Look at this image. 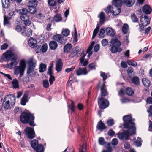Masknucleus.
Masks as SVG:
<instances>
[{"instance_id": "55", "label": "nucleus", "mask_w": 152, "mask_h": 152, "mask_svg": "<svg viewBox=\"0 0 152 152\" xmlns=\"http://www.w3.org/2000/svg\"><path fill=\"white\" fill-rule=\"evenodd\" d=\"M36 17L39 19H43L45 18V16L43 14L39 13L36 15Z\"/></svg>"}, {"instance_id": "32", "label": "nucleus", "mask_w": 152, "mask_h": 152, "mask_svg": "<svg viewBox=\"0 0 152 152\" xmlns=\"http://www.w3.org/2000/svg\"><path fill=\"white\" fill-rule=\"evenodd\" d=\"M95 44V42L94 41H93L91 44L88 47V48L87 50V53H88L89 54L88 55V57L89 56H91L92 54V52L91 51V50L93 48V46Z\"/></svg>"}, {"instance_id": "2", "label": "nucleus", "mask_w": 152, "mask_h": 152, "mask_svg": "<svg viewBox=\"0 0 152 152\" xmlns=\"http://www.w3.org/2000/svg\"><path fill=\"white\" fill-rule=\"evenodd\" d=\"M34 118V115L30 112H23L20 116V121L22 123L28 124L30 126L33 127L36 126Z\"/></svg>"}, {"instance_id": "25", "label": "nucleus", "mask_w": 152, "mask_h": 152, "mask_svg": "<svg viewBox=\"0 0 152 152\" xmlns=\"http://www.w3.org/2000/svg\"><path fill=\"white\" fill-rule=\"evenodd\" d=\"M28 44L29 46L32 48H34L35 47H37V41L34 38L31 37L29 38L28 41Z\"/></svg>"}, {"instance_id": "9", "label": "nucleus", "mask_w": 152, "mask_h": 152, "mask_svg": "<svg viewBox=\"0 0 152 152\" xmlns=\"http://www.w3.org/2000/svg\"><path fill=\"white\" fill-rule=\"evenodd\" d=\"M14 74L17 75L20 74V76L21 77L23 75L26 67V63L24 60H21L19 63V66H14Z\"/></svg>"}, {"instance_id": "13", "label": "nucleus", "mask_w": 152, "mask_h": 152, "mask_svg": "<svg viewBox=\"0 0 152 152\" xmlns=\"http://www.w3.org/2000/svg\"><path fill=\"white\" fill-rule=\"evenodd\" d=\"M26 136L29 139H33L35 137V132L34 129L30 127H27L24 129Z\"/></svg>"}, {"instance_id": "64", "label": "nucleus", "mask_w": 152, "mask_h": 152, "mask_svg": "<svg viewBox=\"0 0 152 152\" xmlns=\"http://www.w3.org/2000/svg\"><path fill=\"white\" fill-rule=\"evenodd\" d=\"M111 142L112 145H116L118 143V141L117 139L114 138L112 139Z\"/></svg>"}, {"instance_id": "58", "label": "nucleus", "mask_w": 152, "mask_h": 152, "mask_svg": "<svg viewBox=\"0 0 152 152\" xmlns=\"http://www.w3.org/2000/svg\"><path fill=\"white\" fill-rule=\"evenodd\" d=\"M101 74L100 76L101 77H102L103 78V80L104 81L106 80L107 78V76L103 72H101Z\"/></svg>"}, {"instance_id": "60", "label": "nucleus", "mask_w": 152, "mask_h": 152, "mask_svg": "<svg viewBox=\"0 0 152 152\" xmlns=\"http://www.w3.org/2000/svg\"><path fill=\"white\" fill-rule=\"evenodd\" d=\"M0 73L1 74L4 75V77H7L8 79L9 80H12V78L11 77L10 75L5 74L0 71Z\"/></svg>"}, {"instance_id": "29", "label": "nucleus", "mask_w": 152, "mask_h": 152, "mask_svg": "<svg viewBox=\"0 0 152 152\" xmlns=\"http://www.w3.org/2000/svg\"><path fill=\"white\" fill-rule=\"evenodd\" d=\"M10 0H2V6L4 8H8L10 6Z\"/></svg>"}, {"instance_id": "36", "label": "nucleus", "mask_w": 152, "mask_h": 152, "mask_svg": "<svg viewBox=\"0 0 152 152\" xmlns=\"http://www.w3.org/2000/svg\"><path fill=\"white\" fill-rule=\"evenodd\" d=\"M62 20V18L61 15L57 14L54 17L53 20L56 22L61 21Z\"/></svg>"}, {"instance_id": "48", "label": "nucleus", "mask_w": 152, "mask_h": 152, "mask_svg": "<svg viewBox=\"0 0 152 152\" xmlns=\"http://www.w3.org/2000/svg\"><path fill=\"white\" fill-rule=\"evenodd\" d=\"M63 35L64 36H67L69 35L70 31L68 29H65L63 30L62 32Z\"/></svg>"}, {"instance_id": "23", "label": "nucleus", "mask_w": 152, "mask_h": 152, "mask_svg": "<svg viewBox=\"0 0 152 152\" xmlns=\"http://www.w3.org/2000/svg\"><path fill=\"white\" fill-rule=\"evenodd\" d=\"M38 2L36 0H31L29 1L28 4L29 8L34 10L36 9V7L38 4Z\"/></svg>"}, {"instance_id": "14", "label": "nucleus", "mask_w": 152, "mask_h": 152, "mask_svg": "<svg viewBox=\"0 0 152 152\" xmlns=\"http://www.w3.org/2000/svg\"><path fill=\"white\" fill-rule=\"evenodd\" d=\"M53 39L54 40L58 42H59L61 45H64L66 43V39L63 36L60 34H57L53 36Z\"/></svg>"}, {"instance_id": "5", "label": "nucleus", "mask_w": 152, "mask_h": 152, "mask_svg": "<svg viewBox=\"0 0 152 152\" xmlns=\"http://www.w3.org/2000/svg\"><path fill=\"white\" fill-rule=\"evenodd\" d=\"M15 97L13 94L7 95L4 98L3 105L5 110L11 109L15 104Z\"/></svg>"}, {"instance_id": "34", "label": "nucleus", "mask_w": 152, "mask_h": 152, "mask_svg": "<svg viewBox=\"0 0 152 152\" xmlns=\"http://www.w3.org/2000/svg\"><path fill=\"white\" fill-rule=\"evenodd\" d=\"M121 12V10H106V12L109 13L110 12L113 15H117Z\"/></svg>"}, {"instance_id": "42", "label": "nucleus", "mask_w": 152, "mask_h": 152, "mask_svg": "<svg viewBox=\"0 0 152 152\" xmlns=\"http://www.w3.org/2000/svg\"><path fill=\"white\" fill-rule=\"evenodd\" d=\"M126 94L129 96H132L134 93V92L132 88L129 87H128L126 88Z\"/></svg>"}, {"instance_id": "1", "label": "nucleus", "mask_w": 152, "mask_h": 152, "mask_svg": "<svg viewBox=\"0 0 152 152\" xmlns=\"http://www.w3.org/2000/svg\"><path fill=\"white\" fill-rule=\"evenodd\" d=\"M1 60L7 62L10 61V63L7 64V66L10 69L14 68L18 64L17 57L13 52L11 50H8L4 53L1 57Z\"/></svg>"}, {"instance_id": "6", "label": "nucleus", "mask_w": 152, "mask_h": 152, "mask_svg": "<svg viewBox=\"0 0 152 152\" xmlns=\"http://www.w3.org/2000/svg\"><path fill=\"white\" fill-rule=\"evenodd\" d=\"M127 130H123V132H119L118 134V137L121 140L125 139L128 140L130 136L136 133V130L130 128H127Z\"/></svg>"}, {"instance_id": "19", "label": "nucleus", "mask_w": 152, "mask_h": 152, "mask_svg": "<svg viewBox=\"0 0 152 152\" xmlns=\"http://www.w3.org/2000/svg\"><path fill=\"white\" fill-rule=\"evenodd\" d=\"M37 47H37L36 49L37 53H38L39 50L40 52L42 51L43 53L46 52L47 50L48 46L47 44L45 43L42 45V47L39 45H38Z\"/></svg>"}, {"instance_id": "46", "label": "nucleus", "mask_w": 152, "mask_h": 152, "mask_svg": "<svg viewBox=\"0 0 152 152\" xmlns=\"http://www.w3.org/2000/svg\"><path fill=\"white\" fill-rule=\"evenodd\" d=\"M96 65V64L95 63H92L89 64L88 65V68L90 69V70H95Z\"/></svg>"}, {"instance_id": "52", "label": "nucleus", "mask_w": 152, "mask_h": 152, "mask_svg": "<svg viewBox=\"0 0 152 152\" xmlns=\"http://www.w3.org/2000/svg\"><path fill=\"white\" fill-rule=\"evenodd\" d=\"M101 44L103 46L105 47L108 44V40L105 39H102L101 41Z\"/></svg>"}, {"instance_id": "35", "label": "nucleus", "mask_w": 152, "mask_h": 152, "mask_svg": "<svg viewBox=\"0 0 152 152\" xmlns=\"http://www.w3.org/2000/svg\"><path fill=\"white\" fill-rule=\"evenodd\" d=\"M107 33L108 35L113 36L115 34V33L113 29L110 27L107 28L106 29Z\"/></svg>"}, {"instance_id": "11", "label": "nucleus", "mask_w": 152, "mask_h": 152, "mask_svg": "<svg viewBox=\"0 0 152 152\" xmlns=\"http://www.w3.org/2000/svg\"><path fill=\"white\" fill-rule=\"evenodd\" d=\"M31 147L36 151V152H43L44 148L42 144H39L37 140L34 139L30 143Z\"/></svg>"}, {"instance_id": "33", "label": "nucleus", "mask_w": 152, "mask_h": 152, "mask_svg": "<svg viewBox=\"0 0 152 152\" xmlns=\"http://www.w3.org/2000/svg\"><path fill=\"white\" fill-rule=\"evenodd\" d=\"M98 16L100 18V24H103L105 21V15L104 13L103 12H101Z\"/></svg>"}, {"instance_id": "61", "label": "nucleus", "mask_w": 152, "mask_h": 152, "mask_svg": "<svg viewBox=\"0 0 152 152\" xmlns=\"http://www.w3.org/2000/svg\"><path fill=\"white\" fill-rule=\"evenodd\" d=\"M115 134V132L112 129H110L107 132V134L109 136H113Z\"/></svg>"}, {"instance_id": "28", "label": "nucleus", "mask_w": 152, "mask_h": 152, "mask_svg": "<svg viewBox=\"0 0 152 152\" xmlns=\"http://www.w3.org/2000/svg\"><path fill=\"white\" fill-rule=\"evenodd\" d=\"M49 46L51 50H54L57 48L58 44L55 41H51L49 42Z\"/></svg>"}, {"instance_id": "49", "label": "nucleus", "mask_w": 152, "mask_h": 152, "mask_svg": "<svg viewBox=\"0 0 152 152\" xmlns=\"http://www.w3.org/2000/svg\"><path fill=\"white\" fill-rule=\"evenodd\" d=\"M48 3L49 5L51 6L56 5V4L54 0H48Z\"/></svg>"}, {"instance_id": "22", "label": "nucleus", "mask_w": 152, "mask_h": 152, "mask_svg": "<svg viewBox=\"0 0 152 152\" xmlns=\"http://www.w3.org/2000/svg\"><path fill=\"white\" fill-rule=\"evenodd\" d=\"M28 91H27L25 92L21 99V104L22 105H26V102L28 100Z\"/></svg>"}, {"instance_id": "16", "label": "nucleus", "mask_w": 152, "mask_h": 152, "mask_svg": "<svg viewBox=\"0 0 152 152\" xmlns=\"http://www.w3.org/2000/svg\"><path fill=\"white\" fill-rule=\"evenodd\" d=\"M98 89H101V96H105L108 95L107 89L106 88L104 84L103 85V87L101 85L100 82H99L98 85Z\"/></svg>"}, {"instance_id": "39", "label": "nucleus", "mask_w": 152, "mask_h": 152, "mask_svg": "<svg viewBox=\"0 0 152 152\" xmlns=\"http://www.w3.org/2000/svg\"><path fill=\"white\" fill-rule=\"evenodd\" d=\"M132 83L136 85L140 84L139 78L138 77L135 76L132 80Z\"/></svg>"}, {"instance_id": "44", "label": "nucleus", "mask_w": 152, "mask_h": 152, "mask_svg": "<svg viewBox=\"0 0 152 152\" xmlns=\"http://www.w3.org/2000/svg\"><path fill=\"white\" fill-rule=\"evenodd\" d=\"M15 12L13 10H8L7 12L8 14H7V15H8L10 18V20L12 18V17L15 15Z\"/></svg>"}, {"instance_id": "7", "label": "nucleus", "mask_w": 152, "mask_h": 152, "mask_svg": "<svg viewBox=\"0 0 152 152\" xmlns=\"http://www.w3.org/2000/svg\"><path fill=\"white\" fill-rule=\"evenodd\" d=\"M124 121L123 126L125 128H130L136 130L135 123L133 121L132 117L129 115L123 116Z\"/></svg>"}, {"instance_id": "43", "label": "nucleus", "mask_w": 152, "mask_h": 152, "mask_svg": "<svg viewBox=\"0 0 152 152\" xmlns=\"http://www.w3.org/2000/svg\"><path fill=\"white\" fill-rule=\"evenodd\" d=\"M99 25H97V26L96 27L95 29H94L93 31L92 39H93L96 37L99 31Z\"/></svg>"}, {"instance_id": "50", "label": "nucleus", "mask_w": 152, "mask_h": 152, "mask_svg": "<svg viewBox=\"0 0 152 152\" xmlns=\"http://www.w3.org/2000/svg\"><path fill=\"white\" fill-rule=\"evenodd\" d=\"M98 142L99 144L101 145H103L105 143L104 141V139L102 137H100L99 138Z\"/></svg>"}, {"instance_id": "57", "label": "nucleus", "mask_w": 152, "mask_h": 152, "mask_svg": "<svg viewBox=\"0 0 152 152\" xmlns=\"http://www.w3.org/2000/svg\"><path fill=\"white\" fill-rule=\"evenodd\" d=\"M75 33L74 34L73 38V41L74 42H77V31L76 30V28L75 27Z\"/></svg>"}, {"instance_id": "53", "label": "nucleus", "mask_w": 152, "mask_h": 152, "mask_svg": "<svg viewBox=\"0 0 152 152\" xmlns=\"http://www.w3.org/2000/svg\"><path fill=\"white\" fill-rule=\"evenodd\" d=\"M43 85L44 87L47 88L49 87V83L48 80H44L43 82Z\"/></svg>"}, {"instance_id": "54", "label": "nucleus", "mask_w": 152, "mask_h": 152, "mask_svg": "<svg viewBox=\"0 0 152 152\" xmlns=\"http://www.w3.org/2000/svg\"><path fill=\"white\" fill-rule=\"evenodd\" d=\"M107 124L108 126H112L114 124V120L113 119H109L107 121Z\"/></svg>"}, {"instance_id": "27", "label": "nucleus", "mask_w": 152, "mask_h": 152, "mask_svg": "<svg viewBox=\"0 0 152 152\" xmlns=\"http://www.w3.org/2000/svg\"><path fill=\"white\" fill-rule=\"evenodd\" d=\"M72 45L70 43H68L64 47V53H69L72 48Z\"/></svg>"}, {"instance_id": "18", "label": "nucleus", "mask_w": 152, "mask_h": 152, "mask_svg": "<svg viewBox=\"0 0 152 152\" xmlns=\"http://www.w3.org/2000/svg\"><path fill=\"white\" fill-rule=\"evenodd\" d=\"M79 47L78 46L76 47L74 49L73 51L71 53L70 57L73 58L80 56L81 54L78 53L79 50Z\"/></svg>"}, {"instance_id": "26", "label": "nucleus", "mask_w": 152, "mask_h": 152, "mask_svg": "<svg viewBox=\"0 0 152 152\" xmlns=\"http://www.w3.org/2000/svg\"><path fill=\"white\" fill-rule=\"evenodd\" d=\"M10 18L8 15H7V13L5 12L4 14V18L3 24L4 26H7L10 25V22L9 21Z\"/></svg>"}, {"instance_id": "20", "label": "nucleus", "mask_w": 152, "mask_h": 152, "mask_svg": "<svg viewBox=\"0 0 152 152\" xmlns=\"http://www.w3.org/2000/svg\"><path fill=\"white\" fill-rule=\"evenodd\" d=\"M23 31L21 33L22 35L26 37H28L31 36L32 31L31 29L29 28L28 29L27 31H26V29L25 26H23Z\"/></svg>"}, {"instance_id": "15", "label": "nucleus", "mask_w": 152, "mask_h": 152, "mask_svg": "<svg viewBox=\"0 0 152 152\" xmlns=\"http://www.w3.org/2000/svg\"><path fill=\"white\" fill-rule=\"evenodd\" d=\"M150 18H148V16L142 15L140 17V21L143 26H146L150 23Z\"/></svg>"}, {"instance_id": "30", "label": "nucleus", "mask_w": 152, "mask_h": 152, "mask_svg": "<svg viewBox=\"0 0 152 152\" xmlns=\"http://www.w3.org/2000/svg\"><path fill=\"white\" fill-rule=\"evenodd\" d=\"M12 84L13 85L12 88H13L16 89L19 88L18 81L16 78L13 79V80L12 82Z\"/></svg>"}, {"instance_id": "62", "label": "nucleus", "mask_w": 152, "mask_h": 152, "mask_svg": "<svg viewBox=\"0 0 152 152\" xmlns=\"http://www.w3.org/2000/svg\"><path fill=\"white\" fill-rule=\"evenodd\" d=\"M8 47V45L7 43H5L1 45V50H4L6 49Z\"/></svg>"}, {"instance_id": "3", "label": "nucleus", "mask_w": 152, "mask_h": 152, "mask_svg": "<svg viewBox=\"0 0 152 152\" xmlns=\"http://www.w3.org/2000/svg\"><path fill=\"white\" fill-rule=\"evenodd\" d=\"M135 1V0H112V3L117 10H121L124 5L128 7H132Z\"/></svg>"}, {"instance_id": "40", "label": "nucleus", "mask_w": 152, "mask_h": 152, "mask_svg": "<svg viewBox=\"0 0 152 152\" xmlns=\"http://www.w3.org/2000/svg\"><path fill=\"white\" fill-rule=\"evenodd\" d=\"M127 63L129 65H131L134 67H135L137 65V63L132 60H127Z\"/></svg>"}, {"instance_id": "45", "label": "nucleus", "mask_w": 152, "mask_h": 152, "mask_svg": "<svg viewBox=\"0 0 152 152\" xmlns=\"http://www.w3.org/2000/svg\"><path fill=\"white\" fill-rule=\"evenodd\" d=\"M141 138L138 137L137 139L134 142V144L137 147H139L141 145Z\"/></svg>"}, {"instance_id": "24", "label": "nucleus", "mask_w": 152, "mask_h": 152, "mask_svg": "<svg viewBox=\"0 0 152 152\" xmlns=\"http://www.w3.org/2000/svg\"><path fill=\"white\" fill-rule=\"evenodd\" d=\"M96 128L98 130L102 131L106 129V127L104 123L101 120H100L97 125Z\"/></svg>"}, {"instance_id": "17", "label": "nucleus", "mask_w": 152, "mask_h": 152, "mask_svg": "<svg viewBox=\"0 0 152 152\" xmlns=\"http://www.w3.org/2000/svg\"><path fill=\"white\" fill-rule=\"evenodd\" d=\"M76 72L77 76H80L87 75L88 73V71L87 70L86 68L80 67L76 71Z\"/></svg>"}, {"instance_id": "47", "label": "nucleus", "mask_w": 152, "mask_h": 152, "mask_svg": "<svg viewBox=\"0 0 152 152\" xmlns=\"http://www.w3.org/2000/svg\"><path fill=\"white\" fill-rule=\"evenodd\" d=\"M104 29L103 28H101L99 33V37L101 38H103L104 37Z\"/></svg>"}, {"instance_id": "63", "label": "nucleus", "mask_w": 152, "mask_h": 152, "mask_svg": "<svg viewBox=\"0 0 152 152\" xmlns=\"http://www.w3.org/2000/svg\"><path fill=\"white\" fill-rule=\"evenodd\" d=\"M55 80L54 76H50L49 79V81L50 85H51L53 83L54 81Z\"/></svg>"}, {"instance_id": "8", "label": "nucleus", "mask_w": 152, "mask_h": 152, "mask_svg": "<svg viewBox=\"0 0 152 152\" xmlns=\"http://www.w3.org/2000/svg\"><path fill=\"white\" fill-rule=\"evenodd\" d=\"M121 43L120 41L116 39H114L111 40L110 45L112 47L110 50L113 53L117 52H120L122 50V49L119 48L121 46Z\"/></svg>"}, {"instance_id": "37", "label": "nucleus", "mask_w": 152, "mask_h": 152, "mask_svg": "<svg viewBox=\"0 0 152 152\" xmlns=\"http://www.w3.org/2000/svg\"><path fill=\"white\" fill-rule=\"evenodd\" d=\"M129 30V26L127 24H124L123 26L122 31L124 34H126Z\"/></svg>"}, {"instance_id": "38", "label": "nucleus", "mask_w": 152, "mask_h": 152, "mask_svg": "<svg viewBox=\"0 0 152 152\" xmlns=\"http://www.w3.org/2000/svg\"><path fill=\"white\" fill-rule=\"evenodd\" d=\"M46 65L45 64H40L39 68V70L40 72L42 73L45 71L46 68Z\"/></svg>"}, {"instance_id": "41", "label": "nucleus", "mask_w": 152, "mask_h": 152, "mask_svg": "<svg viewBox=\"0 0 152 152\" xmlns=\"http://www.w3.org/2000/svg\"><path fill=\"white\" fill-rule=\"evenodd\" d=\"M131 18L133 22L136 23L138 21V19L135 13L131 14Z\"/></svg>"}, {"instance_id": "21", "label": "nucleus", "mask_w": 152, "mask_h": 152, "mask_svg": "<svg viewBox=\"0 0 152 152\" xmlns=\"http://www.w3.org/2000/svg\"><path fill=\"white\" fill-rule=\"evenodd\" d=\"M63 66V63L61 59H58L57 61L56 64V69L58 72H59L61 71Z\"/></svg>"}, {"instance_id": "4", "label": "nucleus", "mask_w": 152, "mask_h": 152, "mask_svg": "<svg viewBox=\"0 0 152 152\" xmlns=\"http://www.w3.org/2000/svg\"><path fill=\"white\" fill-rule=\"evenodd\" d=\"M37 10H17V12H19L21 15L20 16L21 20L23 21V23L26 26H29L31 24V21L29 20L30 13L34 14L37 12Z\"/></svg>"}, {"instance_id": "12", "label": "nucleus", "mask_w": 152, "mask_h": 152, "mask_svg": "<svg viewBox=\"0 0 152 152\" xmlns=\"http://www.w3.org/2000/svg\"><path fill=\"white\" fill-rule=\"evenodd\" d=\"M98 104L99 108L101 109H104L107 108L109 105V101L102 97H99L98 98Z\"/></svg>"}, {"instance_id": "56", "label": "nucleus", "mask_w": 152, "mask_h": 152, "mask_svg": "<svg viewBox=\"0 0 152 152\" xmlns=\"http://www.w3.org/2000/svg\"><path fill=\"white\" fill-rule=\"evenodd\" d=\"M53 67V64H52V65H51L49 68L48 70V74L50 75V76H52V75L53 74L52 72V68Z\"/></svg>"}, {"instance_id": "31", "label": "nucleus", "mask_w": 152, "mask_h": 152, "mask_svg": "<svg viewBox=\"0 0 152 152\" xmlns=\"http://www.w3.org/2000/svg\"><path fill=\"white\" fill-rule=\"evenodd\" d=\"M143 85L147 87H149L150 86V81L146 78H143L142 80Z\"/></svg>"}, {"instance_id": "51", "label": "nucleus", "mask_w": 152, "mask_h": 152, "mask_svg": "<svg viewBox=\"0 0 152 152\" xmlns=\"http://www.w3.org/2000/svg\"><path fill=\"white\" fill-rule=\"evenodd\" d=\"M133 72V69L132 67H130L128 68L127 72L129 76H130Z\"/></svg>"}, {"instance_id": "59", "label": "nucleus", "mask_w": 152, "mask_h": 152, "mask_svg": "<svg viewBox=\"0 0 152 152\" xmlns=\"http://www.w3.org/2000/svg\"><path fill=\"white\" fill-rule=\"evenodd\" d=\"M71 110L72 112L75 111V107L74 105V102L73 101H72L71 104Z\"/></svg>"}, {"instance_id": "10", "label": "nucleus", "mask_w": 152, "mask_h": 152, "mask_svg": "<svg viewBox=\"0 0 152 152\" xmlns=\"http://www.w3.org/2000/svg\"><path fill=\"white\" fill-rule=\"evenodd\" d=\"M28 64L27 73L30 77H32L34 76L33 72L35 67L36 61L33 58H31L28 60Z\"/></svg>"}]
</instances>
